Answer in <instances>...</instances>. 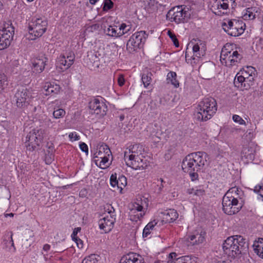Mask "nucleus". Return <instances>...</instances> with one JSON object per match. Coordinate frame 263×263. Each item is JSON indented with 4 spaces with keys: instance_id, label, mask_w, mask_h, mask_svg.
Returning a JSON list of instances; mask_svg holds the SVG:
<instances>
[{
    "instance_id": "nucleus-44",
    "label": "nucleus",
    "mask_w": 263,
    "mask_h": 263,
    "mask_svg": "<svg viewBox=\"0 0 263 263\" xmlns=\"http://www.w3.org/2000/svg\"><path fill=\"white\" fill-rule=\"evenodd\" d=\"M44 123L46 126H47L48 128H52L55 129L57 125V123L54 121H52L49 118H46L44 120Z\"/></svg>"
},
{
    "instance_id": "nucleus-16",
    "label": "nucleus",
    "mask_w": 263,
    "mask_h": 263,
    "mask_svg": "<svg viewBox=\"0 0 263 263\" xmlns=\"http://www.w3.org/2000/svg\"><path fill=\"white\" fill-rule=\"evenodd\" d=\"M31 98L30 91L23 87L19 88L14 96L16 106L22 108H24L30 103Z\"/></svg>"
},
{
    "instance_id": "nucleus-22",
    "label": "nucleus",
    "mask_w": 263,
    "mask_h": 263,
    "mask_svg": "<svg viewBox=\"0 0 263 263\" xmlns=\"http://www.w3.org/2000/svg\"><path fill=\"white\" fill-rule=\"evenodd\" d=\"M110 185L116 188L120 192L127 184L126 178L123 175H119L117 178V174H112L110 177Z\"/></svg>"
},
{
    "instance_id": "nucleus-7",
    "label": "nucleus",
    "mask_w": 263,
    "mask_h": 263,
    "mask_svg": "<svg viewBox=\"0 0 263 263\" xmlns=\"http://www.w3.org/2000/svg\"><path fill=\"white\" fill-rule=\"evenodd\" d=\"M191 14L188 7L184 5L175 7L170 9L166 14V18L177 24L187 22Z\"/></svg>"
},
{
    "instance_id": "nucleus-45",
    "label": "nucleus",
    "mask_w": 263,
    "mask_h": 263,
    "mask_svg": "<svg viewBox=\"0 0 263 263\" xmlns=\"http://www.w3.org/2000/svg\"><path fill=\"white\" fill-rule=\"evenodd\" d=\"M256 70L255 68L252 66L247 67L246 70H243L242 72H246L248 74V76H252L253 78V80H254V77L255 76Z\"/></svg>"
},
{
    "instance_id": "nucleus-38",
    "label": "nucleus",
    "mask_w": 263,
    "mask_h": 263,
    "mask_svg": "<svg viewBox=\"0 0 263 263\" xmlns=\"http://www.w3.org/2000/svg\"><path fill=\"white\" fill-rule=\"evenodd\" d=\"M187 192L190 195H193V196H196L199 197L204 194V190L201 186L189 189L187 190Z\"/></svg>"
},
{
    "instance_id": "nucleus-56",
    "label": "nucleus",
    "mask_w": 263,
    "mask_h": 263,
    "mask_svg": "<svg viewBox=\"0 0 263 263\" xmlns=\"http://www.w3.org/2000/svg\"><path fill=\"white\" fill-rule=\"evenodd\" d=\"M152 232V231H151L149 228L145 227L143 231V237H147L151 234Z\"/></svg>"
},
{
    "instance_id": "nucleus-2",
    "label": "nucleus",
    "mask_w": 263,
    "mask_h": 263,
    "mask_svg": "<svg viewBox=\"0 0 263 263\" xmlns=\"http://www.w3.org/2000/svg\"><path fill=\"white\" fill-rule=\"evenodd\" d=\"M222 248L228 256L235 258L247 251L248 243L242 236L233 235L227 238Z\"/></svg>"
},
{
    "instance_id": "nucleus-55",
    "label": "nucleus",
    "mask_w": 263,
    "mask_h": 263,
    "mask_svg": "<svg viewBox=\"0 0 263 263\" xmlns=\"http://www.w3.org/2000/svg\"><path fill=\"white\" fill-rule=\"evenodd\" d=\"M81 228L80 227L76 228L74 229L72 233L71 234V237L72 239L78 238L77 234L78 232H80Z\"/></svg>"
},
{
    "instance_id": "nucleus-43",
    "label": "nucleus",
    "mask_w": 263,
    "mask_h": 263,
    "mask_svg": "<svg viewBox=\"0 0 263 263\" xmlns=\"http://www.w3.org/2000/svg\"><path fill=\"white\" fill-rule=\"evenodd\" d=\"M66 114L64 109L58 108L54 110L53 112V116L55 119L63 118Z\"/></svg>"
},
{
    "instance_id": "nucleus-24",
    "label": "nucleus",
    "mask_w": 263,
    "mask_h": 263,
    "mask_svg": "<svg viewBox=\"0 0 263 263\" xmlns=\"http://www.w3.org/2000/svg\"><path fill=\"white\" fill-rule=\"evenodd\" d=\"M120 263H144L143 257L135 253H130L123 256Z\"/></svg>"
},
{
    "instance_id": "nucleus-23",
    "label": "nucleus",
    "mask_w": 263,
    "mask_h": 263,
    "mask_svg": "<svg viewBox=\"0 0 263 263\" xmlns=\"http://www.w3.org/2000/svg\"><path fill=\"white\" fill-rule=\"evenodd\" d=\"M144 148L142 145L136 144L131 145L124 152V159H132L135 157L143 155Z\"/></svg>"
},
{
    "instance_id": "nucleus-11",
    "label": "nucleus",
    "mask_w": 263,
    "mask_h": 263,
    "mask_svg": "<svg viewBox=\"0 0 263 263\" xmlns=\"http://www.w3.org/2000/svg\"><path fill=\"white\" fill-rule=\"evenodd\" d=\"M88 107L91 114H94L100 117H103L107 111V106L102 97L92 99L88 103Z\"/></svg>"
},
{
    "instance_id": "nucleus-15",
    "label": "nucleus",
    "mask_w": 263,
    "mask_h": 263,
    "mask_svg": "<svg viewBox=\"0 0 263 263\" xmlns=\"http://www.w3.org/2000/svg\"><path fill=\"white\" fill-rule=\"evenodd\" d=\"M14 29L13 26L7 24L0 31V50L9 46L12 40Z\"/></svg>"
},
{
    "instance_id": "nucleus-61",
    "label": "nucleus",
    "mask_w": 263,
    "mask_h": 263,
    "mask_svg": "<svg viewBox=\"0 0 263 263\" xmlns=\"http://www.w3.org/2000/svg\"><path fill=\"white\" fill-rule=\"evenodd\" d=\"M50 249V246L48 244H45L43 247V250L45 251H48Z\"/></svg>"
},
{
    "instance_id": "nucleus-48",
    "label": "nucleus",
    "mask_w": 263,
    "mask_h": 263,
    "mask_svg": "<svg viewBox=\"0 0 263 263\" xmlns=\"http://www.w3.org/2000/svg\"><path fill=\"white\" fill-rule=\"evenodd\" d=\"M114 4L111 0H105L104 2L103 10L107 11L111 9L113 7Z\"/></svg>"
},
{
    "instance_id": "nucleus-17",
    "label": "nucleus",
    "mask_w": 263,
    "mask_h": 263,
    "mask_svg": "<svg viewBox=\"0 0 263 263\" xmlns=\"http://www.w3.org/2000/svg\"><path fill=\"white\" fill-rule=\"evenodd\" d=\"M39 131L33 129L30 131L26 137L25 146L29 151H34L39 146L42 140V136L37 135Z\"/></svg>"
},
{
    "instance_id": "nucleus-46",
    "label": "nucleus",
    "mask_w": 263,
    "mask_h": 263,
    "mask_svg": "<svg viewBox=\"0 0 263 263\" xmlns=\"http://www.w3.org/2000/svg\"><path fill=\"white\" fill-rule=\"evenodd\" d=\"M167 35L171 39V40H172V42H173L174 45L176 47H178L179 46V42H178V40H177L175 34L173 32H172L171 31L168 30L167 31Z\"/></svg>"
},
{
    "instance_id": "nucleus-9",
    "label": "nucleus",
    "mask_w": 263,
    "mask_h": 263,
    "mask_svg": "<svg viewBox=\"0 0 263 263\" xmlns=\"http://www.w3.org/2000/svg\"><path fill=\"white\" fill-rule=\"evenodd\" d=\"M236 0H211L210 9L212 12L218 16L227 14L230 10V7L234 8L237 5Z\"/></svg>"
},
{
    "instance_id": "nucleus-60",
    "label": "nucleus",
    "mask_w": 263,
    "mask_h": 263,
    "mask_svg": "<svg viewBox=\"0 0 263 263\" xmlns=\"http://www.w3.org/2000/svg\"><path fill=\"white\" fill-rule=\"evenodd\" d=\"M256 45L258 48L263 49V39H259L257 42Z\"/></svg>"
},
{
    "instance_id": "nucleus-63",
    "label": "nucleus",
    "mask_w": 263,
    "mask_h": 263,
    "mask_svg": "<svg viewBox=\"0 0 263 263\" xmlns=\"http://www.w3.org/2000/svg\"><path fill=\"white\" fill-rule=\"evenodd\" d=\"M13 216H14V214L13 213H9V214H5V216L6 217H7L8 216L12 217H13Z\"/></svg>"
},
{
    "instance_id": "nucleus-8",
    "label": "nucleus",
    "mask_w": 263,
    "mask_h": 263,
    "mask_svg": "<svg viewBox=\"0 0 263 263\" xmlns=\"http://www.w3.org/2000/svg\"><path fill=\"white\" fill-rule=\"evenodd\" d=\"M224 31L232 36L242 34L245 29V23L240 20H224L221 24Z\"/></svg>"
},
{
    "instance_id": "nucleus-10",
    "label": "nucleus",
    "mask_w": 263,
    "mask_h": 263,
    "mask_svg": "<svg viewBox=\"0 0 263 263\" xmlns=\"http://www.w3.org/2000/svg\"><path fill=\"white\" fill-rule=\"evenodd\" d=\"M148 37V33L145 31H137L129 37L126 44V49L129 53L136 51L141 48Z\"/></svg>"
},
{
    "instance_id": "nucleus-41",
    "label": "nucleus",
    "mask_w": 263,
    "mask_h": 263,
    "mask_svg": "<svg viewBox=\"0 0 263 263\" xmlns=\"http://www.w3.org/2000/svg\"><path fill=\"white\" fill-rule=\"evenodd\" d=\"M7 85V77L2 72H0V93L4 89Z\"/></svg>"
},
{
    "instance_id": "nucleus-35",
    "label": "nucleus",
    "mask_w": 263,
    "mask_h": 263,
    "mask_svg": "<svg viewBox=\"0 0 263 263\" xmlns=\"http://www.w3.org/2000/svg\"><path fill=\"white\" fill-rule=\"evenodd\" d=\"M106 34L110 36L119 37V28L116 25H110L104 30Z\"/></svg>"
},
{
    "instance_id": "nucleus-32",
    "label": "nucleus",
    "mask_w": 263,
    "mask_h": 263,
    "mask_svg": "<svg viewBox=\"0 0 263 263\" xmlns=\"http://www.w3.org/2000/svg\"><path fill=\"white\" fill-rule=\"evenodd\" d=\"M177 73L171 71L166 76V82L167 84H171L175 88H178L179 86V82L177 79Z\"/></svg>"
},
{
    "instance_id": "nucleus-64",
    "label": "nucleus",
    "mask_w": 263,
    "mask_h": 263,
    "mask_svg": "<svg viewBox=\"0 0 263 263\" xmlns=\"http://www.w3.org/2000/svg\"><path fill=\"white\" fill-rule=\"evenodd\" d=\"M91 5H95L99 0H89Z\"/></svg>"
},
{
    "instance_id": "nucleus-37",
    "label": "nucleus",
    "mask_w": 263,
    "mask_h": 263,
    "mask_svg": "<svg viewBox=\"0 0 263 263\" xmlns=\"http://www.w3.org/2000/svg\"><path fill=\"white\" fill-rule=\"evenodd\" d=\"M231 55V62L233 66L237 65L240 62L242 57L236 50H229Z\"/></svg>"
},
{
    "instance_id": "nucleus-59",
    "label": "nucleus",
    "mask_w": 263,
    "mask_h": 263,
    "mask_svg": "<svg viewBox=\"0 0 263 263\" xmlns=\"http://www.w3.org/2000/svg\"><path fill=\"white\" fill-rule=\"evenodd\" d=\"M176 256H177V254L176 253H175V252L171 253L168 255L167 262L170 260V262H172V261H175V260L177 259V258H176Z\"/></svg>"
},
{
    "instance_id": "nucleus-4",
    "label": "nucleus",
    "mask_w": 263,
    "mask_h": 263,
    "mask_svg": "<svg viewBox=\"0 0 263 263\" xmlns=\"http://www.w3.org/2000/svg\"><path fill=\"white\" fill-rule=\"evenodd\" d=\"M48 21L43 16H35L32 18L29 25L28 39L34 40L43 35L47 30Z\"/></svg>"
},
{
    "instance_id": "nucleus-25",
    "label": "nucleus",
    "mask_w": 263,
    "mask_h": 263,
    "mask_svg": "<svg viewBox=\"0 0 263 263\" xmlns=\"http://www.w3.org/2000/svg\"><path fill=\"white\" fill-rule=\"evenodd\" d=\"M162 221L164 223L174 222L178 217V214L174 209H168L160 213Z\"/></svg>"
},
{
    "instance_id": "nucleus-31",
    "label": "nucleus",
    "mask_w": 263,
    "mask_h": 263,
    "mask_svg": "<svg viewBox=\"0 0 263 263\" xmlns=\"http://www.w3.org/2000/svg\"><path fill=\"white\" fill-rule=\"evenodd\" d=\"M254 252L260 258H263V238H259L253 245Z\"/></svg>"
},
{
    "instance_id": "nucleus-6",
    "label": "nucleus",
    "mask_w": 263,
    "mask_h": 263,
    "mask_svg": "<svg viewBox=\"0 0 263 263\" xmlns=\"http://www.w3.org/2000/svg\"><path fill=\"white\" fill-rule=\"evenodd\" d=\"M193 55L190 57L188 54H185V60L187 63H190L193 66L200 64L201 62V58L205 54L206 50V45L204 41L198 40L195 43L192 42Z\"/></svg>"
},
{
    "instance_id": "nucleus-28",
    "label": "nucleus",
    "mask_w": 263,
    "mask_h": 263,
    "mask_svg": "<svg viewBox=\"0 0 263 263\" xmlns=\"http://www.w3.org/2000/svg\"><path fill=\"white\" fill-rule=\"evenodd\" d=\"M260 9L257 7H249L242 12V18L246 20H252L256 17L257 14L260 13Z\"/></svg>"
},
{
    "instance_id": "nucleus-1",
    "label": "nucleus",
    "mask_w": 263,
    "mask_h": 263,
    "mask_svg": "<svg viewBox=\"0 0 263 263\" xmlns=\"http://www.w3.org/2000/svg\"><path fill=\"white\" fill-rule=\"evenodd\" d=\"M208 155L204 152H197L187 155L183 160L182 168L188 173L192 181L198 179V172L202 170L208 163Z\"/></svg>"
},
{
    "instance_id": "nucleus-29",
    "label": "nucleus",
    "mask_w": 263,
    "mask_h": 263,
    "mask_svg": "<svg viewBox=\"0 0 263 263\" xmlns=\"http://www.w3.org/2000/svg\"><path fill=\"white\" fill-rule=\"evenodd\" d=\"M230 52L228 49L224 46L222 48L221 54H220V61L222 65H224L227 67L233 66V64L231 62Z\"/></svg>"
},
{
    "instance_id": "nucleus-51",
    "label": "nucleus",
    "mask_w": 263,
    "mask_h": 263,
    "mask_svg": "<svg viewBox=\"0 0 263 263\" xmlns=\"http://www.w3.org/2000/svg\"><path fill=\"white\" fill-rule=\"evenodd\" d=\"M185 261L186 263H197V258L194 256H185Z\"/></svg>"
},
{
    "instance_id": "nucleus-62",
    "label": "nucleus",
    "mask_w": 263,
    "mask_h": 263,
    "mask_svg": "<svg viewBox=\"0 0 263 263\" xmlns=\"http://www.w3.org/2000/svg\"><path fill=\"white\" fill-rule=\"evenodd\" d=\"M212 263H229L228 261L215 260Z\"/></svg>"
},
{
    "instance_id": "nucleus-3",
    "label": "nucleus",
    "mask_w": 263,
    "mask_h": 263,
    "mask_svg": "<svg viewBox=\"0 0 263 263\" xmlns=\"http://www.w3.org/2000/svg\"><path fill=\"white\" fill-rule=\"evenodd\" d=\"M217 105L213 98H205L200 101L195 111V118L199 121L210 119L216 113Z\"/></svg>"
},
{
    "instance_id": "nucleus-33",
    "label": "nucleus",
    "mask_w": 263,
    "mask_h": 263,
    "mask_svg": "<svg viewBox=\"0 0 263 263\" xmlns=\"http://www.w3.org/2000/svg\"><path fill=\"white\" fill-rule=\"evenodd\" d=\"M165 183V182L162 178L155 180L152 185L154 192L156 194L161 193L164 187V184Z\"/></svg>"
},
{
    "instance_id": "nucleus-58",
    "label": "nucleus",
    "mask_w": 263,
    "mask_h": 263,
    "mask_svg": "<svg viewBox=\"0 0 263 263\" xmlns=\"http://www.w3.org/2000/svg\"><path fill=\"white\" fill-rule=\"evenodd\" d=\"M77 243L78 247L80 249H82L83 247V241L80 239L79 237L73 239Z\"/></svg>"
},
{
    "instance_id": "nucleus-52",
    "label": "nucleus",
    "mask_w": 263,
    "mask_h": 263,
    "mask_svg": "<svg viewBox=\"0 0 263 263\" xmlns=\"http://www.w3.org/2000/svg\"><path fill=\"white\" fill-rule=\"evenodd\" d=\"M232 119L235 122L238 123L239 124L242 125L245 123V121L238 115H233Z\"/></svg>"
},
{
    "instance_id": "nucleus-20",
    "label": "nucleus",
    "mask_w": 263,
    "mask_h": 263,
    "mask_svg": "<svg viewBox=\"0 0 263 263\" xmlns=\"http://www.w3.org/2000/svg\"><path fill=\"white\" fill-rule=\"evenodd\" d=\"M126 164L135 170L144 169L149 165V161L143 155L125 160Z\"/></svg>"
},
{
    "instance_id": "nucleus-14",
    "label": "nucleus",
    "mask_w": 263,
    "mask_h": 263,
    "mask_svg": "<svg viewBox=\"0 0 263 263\" xmlns=\"http://www.w3.org/2000/svg\"><path fill=\"white\" fill-rule=\"evenodd\" d=\"M222 210L228 215H232L237 213L242 207V203L233 199L223 197L222 198Z\"/></svg>"
},
{
    "instance_id": "nucleus-21",
    "label": "nucleus",
    "mask_w": 263,
    "mask_h": 263,
    "mask_svg": "<svg viewBox=\"0 0 263 263\" xmlns=\"http://www.w3.org/2000/svg\"><path fill=\"white\" fill-rule=\"evenodd\" d=\"M48 60V58L45 55H39L32 59L31 68L33 72L37 74L43 72Z\"/></svg>"
},
{
    "instance_id": "nucleus-47",
    "label": "nucleus",
    "mask_w": 263,
    "mask_h": 263,
    "mask_svg": "<svg viewBox=\"0 0 263 263\" xmlns=\"http://www.w3.org/2000/svg\"><path fill=\"white\" fill-rule=\"evenodd\" d=\"M68 137L71 142L78 141L80 139V136L75 132L70 133L69 134Z\"/></svg>"
},
{
    "instance_id": "nucleus-18",
    "label": "nucleus",
    "mask_w": 263,
    "mask_h": 263,
    "mask_svg": "<svg viewBox=\"0 0 263 263\" xmlns=\"http://www.w3.org/2000/svg\"><path fill=\"white\" fill-rule=\"evenodd\" d=\"M237 73L236 76L234 84L235 86L241 89H248L250 86L253 84V78L252 76H248V74L246 72H241V75Z\"/></svg>"
},
{
    "instance_id": "nucleus-53",
    "label": "nucleus",
    "mask_w": 263,
    "mask_h": 263,
    "mask_svg": "<svg viewBox=\"0 0 263 263\" xmlns=\"http://www.w3.org/2000/svg\"><path fill=\"white\" fill-rule=\"evenodd\" d=\"M79 147H80V149L86 153L87 154H88V146L86 144H85V143L84 142H80V144H79Z\"/></svg>"
},
{
    "instance_id": "nucleus-49",
    "label": "nucleus",
    "mask_w": 263,
    "mask_h": 263,
    "mask_svg": "<svg viewBox=\"0 0 263 263\" xmlns=\"http://www.w3.org/2000/svg\"><path fill=\"white\" fill-rule=\"evenodd\" d=\"M158 222L159 220L158 219H154L148 223L145 227L149 228L151 231H153L155 229V227L157 225Z\"/></svg>"
},
{
    "instance_id": "nucleus-50",
    "label": "nucleus",
    "mask_w": 263,
    "mask_h": 263,
    "mask_svg": "<svg viewBox=\"0 0 263 263\" xmlns=\"http://www.w3.org/2000/svg\"><path fill=\"white\" fill-rule=\"evenodd\" d=\"M92 61H93V66L95 67L98 68L100 65L99 58L97 57V54H93L91 55L90 58Z\"/></svg>"
},
{
    "instance_id": "nucleus-54",
    "label": "nucleus",
    "mask_w": 263,
    "mask_h": 263,
    "mask_svg": "<svg viewBox=\"0 0 263 263\" xmlns=\"http://www.w3.org/2000/svg\"><path fill=\"white\" fill-rule=\"evenodd\" d=\"M117 81H118V84L120 86H123L125 83V79L124 77V75L122 74H119L118 76Z\"/></svg>"
},
{
    "instance_id": "nucleus-30",
    "label": "nucleus",
    "mask_w": 263,
    "mask_h": 263,
    "mask_svg": "<svg viewBox=\"0 0 263 263\" xmlns=\"http://www.w3.org/2000/svg\"><path fill=\"white\" fill-rule=\"evenodd\" d=\"M13 233L12 231L6 233L4 236V241L7 247H9V251L13 252H15L16 249L14 246L13 240L12 238Z\"/></svg>"
},
{
    "instance_id": "nucleus-57",
    "label": "nucleus",
    "mask_w": 263,
    "mask_h": 263,
    "mask_svg": "<svg viewBox=\"0 0 263 263\" xmlns=\"http://www.w3.org/2000/svg\"><path fill=\"white\" fill-rule=\"evenodd\" d=\"M168 263H186L185 261V256L177 258L175 261H172L170 262V260L168 261Z\"/></svg>"
},
{
    "instance_id": "nucleus-5",
    "label": "nucleus",
    "mask_w": 263,
    "mask_h": 263,
    "mask_svg": "<svg viewBox=\"0 0 263 263\" xmlns=\"http://www.w3.org/2000/svg\"><path fill=\"white\" fill-rule=\"evenodd\" d=\"M104 209V212L108 215L101 218L98 221V225L103 233H107L109 232L114 227L116 219V214L114 208L111 204H106Z\"/></svg>"
},
{
    "instance_id": "nucleus-27",
    "label": "nucleus",
    "mask_w": 263,
    "mask_h": 263,
    "mask_svg": "<svg viewBox=\"0 0 263 263\" xmlns=\"http://www.w3.org/2000/svg\"><path fill=\"white\" fill-rule=\"evenodd\" d=\"M243 194L242 190L238 187L234 186L230 189L224 195L223 197H227L236 201H239L241 196Z\"/></svg>"
},
{
    "instance_id": "nucleus-19",
    "label": "nucleus",
    "mask_w": 263,
    "mask_h": 263,
    "mask_svg": "<svg viewBox=\"0 0 263 263\" xmlns=\"http://www.w3.org/2000/svg\"><path fill=\"white\" fill-rule=\"evenodd\" d=\"M110 155L111 151L107 146L100 147L96 157L98 158L95 160L96 164L102 169L105 168L109 165L108 157Z\"/></svg>"
},
{
    "instance_id": "nucleus-12",
    "label": "nucleus",
    "mask_w": 263,
    "mask_h": 263,
    "mask_svg": "<svg viewBox=\"0 0 263 263\" xmlns=\"http://www.w3.org/2000/svg\"><path fill=\"white\" fill-rule=\"evenodd\" d=\"M147 206L145 199H137L134 202L130 208V216L132 220L137 221L140 220L145 215V207Z\"/></svg>"
},
{
    "instance_id": "nucleus-36",
    "label": "nucleus",
    "mask_w": 263,
    "mask_h": 263,
    "mask_svg": "<svg viewBox=\"0 0 263 263\" xmlns=\"http://www.w3.org/2000/svg\"><path fill=\"white\" fill-rule=\"evenodd\" d=\"M119 37L125 34H128L133 31L132 25L122 23L119 27Z\"/></svg>"
},
{
    "instance_id": "nucleus-26",
    "label": "nucleus",
    "mask_w": 263,
    "mask_h": 263,
    "mask_svg": "<svg viewBox=\"0 0 263 263\" xmlns=\"http://www.w3.org/2000/svg\"><path fill=\"white\" fill-rule=\"evenodd\" d=\"M205 232L202 230L196 231L189 236L187 241L193 246L199 245L205 240Z\"/></svg>"
},
{
    "instance_id": "nucleus-40",
    "label": "nucleus",
    "mask_w": 263,
    "mask_h": 263,
    "mask_svg": "<svg viewBox=\"0 0 263 263\" xmlns=\"http://www.w3.org/2000/svg\"><path fill=\"white\" fill-rule=\"evenodd\" d=\"M152 76V74L151 72L142 74L141 80L145 88H147L151 83Z\"/></svg>"
},
{
    "instance_id": "nucleus-34",
    "label": "nucleus",
    "mask_w": 263,
    "mask_h": 263,
    "mask_svg": "<svg viewBox=\"0 0 263 263\" xmlns=\"http://www.w3.org/2000/svg\"><path fill=\"white\" fill-rule=\"evenodd\" d=\"M44 89L46 91L45 95H49L51 93H58L60 91V87L58 85L47 83L44 86Z\"/></svg>"
},
{
    "instance_id": "nucleus-13",
    "label": "nucleus",
    "mask_w": 263,
    "mask_h": 263,
    "mask_svg": "<svg viewBox=\"0 0 263 263\" xmlns=\"http://www.w3.org/2000/svg\"><path fill=\"white\" fill-rule=\"evenodd\" d=\"M74 60L75 55L72 52L61 54L56 61L57 69L61 71L68 69L73 64Z\"/></svg>"
},
{
    "instance_id": "nucleus-39",
    "label": "nucleus",
    "mask_w": 263,
    "mask_h": 263,
    "mask_svg": "<svg viewBox=\"0 0 263 263\" xmlns=\"http://www.w3.org/2000/svg\"><path fill=\"white\" fill-rule=\"evenodd\" d=\"M99 256L96 254H91L86 256L82 261V263H100L99 258Z\"/></svg>"
},
{
    "instance_id": "nucleus-42",
    "label": "nucleus",
    "mask_w": 263,
    "mask_h": 263,
    "mask_svg": "<svg viewBox=\"0 0 263 263\" xmlns=\"http://www.w3.org/2000/svg\"><path fill=\"white\" fill-rule=\"evenodd\" d=\"M254 191L258 195L257 198L263 201V185H256L254 187Z\"/></svg>"
}]
</instances>
